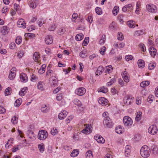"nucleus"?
I'll return each mask as SVG.
<instances>
[{
  "mask_svg": "<svg viewBox=\"0 0 158 158\" xmlns=\"http://www.w3.org/2000/svg\"><path fill=\"white\" fill-rule=\"evenodd\" d=\"M18 118L15 116L13 117L11 119V122L12 123L14 124H16L17 123Z\"/></svg>",
  "mask_w": 158,
  "mask_h": 158,
  "instance_id": "a19ab883",
  "label": "nucleus"
},
{
  "mask_svg": "<svg viewBox=\"0 0 158 158\" xmlns=\"http://www.w3.org/2000/svg\"><path fill=\"white\" fill-rule=\"evenodd\" d=\"M79 151L76 149L73 150L71 154V156L72 157H75L77 156L79 154Z\"/></svg>",
  "mask_w": 158,
  "mask_h": 158,
  "instance_id": "bb28decb",
  "label": "nucleus"
},
{
  "mask_svg": "<svg viewBox=\"0 0 158 158\" xmlns=\"http://www.w3.org/2000/svg\"><path fill=\"white\" fill-rule=\"evenodd\" d=\"M98 102L102 106L106 105L108 104V101L105 98L101 97L99 98L98 100Z\"/></svg>",
  "mask_w": 158,
  "mask_h": 158,
  "instance_id": "9b49d317",
  "label": "nucleus"
},
{
  "mask_svg": "<svg viewBox=\"0 0 158 158\" xmlns=\"http://www.w3.org/2000/svg\"><path fill=\"white\" fill-rule=\"evenodd\" d=\"M16 45L14 42L11 43L10 44V48L11 49H13L15 48Z\"/></svg>",
  "mask_w": 158,
  "mask_h": 158,
  "instance_id": "338daca9",
  "label": "nucleus"
},
{
  "mask_svg": "<svg viewBox=\"0 0 158 158\" xmlns=\"http://www.w3.org/2000/svg\"><path fill=\"white\" fill-rule=\"evenodd\" d=\"M134 98L131 95H128L125 97L124 99V103L127 105H131Z\"/></svg>",
  "mask_w": 158,
  "mask_h": 158,
  "instance_id": "20e7f679",
  "label": "nucleus"
},
{
  "mask_svg": "<svg viewBox=\"0 0 158 158\" xmlns=\"http://www.w3.org/2000/svg\"><path fill=\"white\" fill-rule=\"evenodd\" d=\"M138 64L139 68H143L144 67V62L142 60H139L138 62Z\"/></svg>",
  "mask_w": 158,
  "mask_h": 158,
  "instance_id": "412c9836",
  "label": "nucleus"
},
{
  "mask_svg": "<svg viewBox=\"0 0 158 158\" xmlns=\"http://www.w3.org/2000/svg\"><path fill=\"white\" fill-rule=\"evenodd\" d=\"M48 134L47 131L44 130H40L39 132L37 137L41 140H44L48 137Z\"/></svg>",
  "mask_w": 158,
  "mask_h": 158,
  "instance_id": "f03ea898",
  "label": "nucleus"
},
{
  "mask_svg": "<svg viewBox=\"0 0 158 158\" xmlns=\"http://www.w3.org/2000/svg\"><path fill=\"white\" fill-rule=\"evenodd\" d=\"M22 41V38L20 36H18L15 39V42L18 44H20Z\"/></svg>",
  "mask_w": 158,
  "mask_h": 158,
  "instance_id": "c03bdc74",
  "label": "nucleus"
},
{
  "mask_svg": "<svg viewBox=\"0 0 158 158\" xmlns=\"http://www.w3.org/2000/svg\"><path fill=\"white\" fill-rule=\"evenodd\" d=\"M6 112V109L3 107L0 106V114H2Z\"/></svg>",
  "mask_w": 158,
  "mask_h": 158,
  "instance_id": "774afa93",
  "label": "nucleus"
},
{
  "mask_svg": "<svg viewBox=\"0 0 158 158\" xmlns=\"http://www.w3.org/2000/svg\"><path fill=\"white\" fill-rule=\"evenodd\" d=\"M127 24L130 28H134L135 27V23L132 20L128 21L127 23Z\"/></svg>",
  "mask_w": 158,
  "mask_h": 158,
  "instance_id": "aec40b11",
  "label": "nucleus"
},
{
  "mask_svg": "<svg viewBox=\"0 0 158 158\" xmlns=\"http://www.w3.org/2000/svg\"><path fill=\"white\" fill-rule=\"evenodd\" d=\"M146 8L149 12L155 13L156 11V8L154 5H148L146 6Z\"/></svg>",
  "mask_w": 158,
  "mask_h": 158,
  "instance_id": "6e6552de",
  "label": "nucleus"
},
{
  "mask_svg": "<svg viewBox=\"0 0 158 158\" xmlns=\"http://www.w3.org/2000/svg\"><path fill=\"white\" fill-rule=\"evenodd\" d=\"M86 158H93V155L92 152L91 150L88 151L85 153Z\"/></svg>",
  "mask_w": 158,
  "mask_h": 158,
  "instance_id": "c85d7f7f",
  "label": "nucleus"
},
{
  "mask_svg": "<svg viewBox=\"0 0 158 158\" xmlns=\"http://www.w3.org/2000/svg\"><path fill=\"white\" fill-rule=\"evenodd\" d=\"M73 118V116L72 115H71L68 117V118L66 120V122L67 124L69 123L70 121H71Z\"/></svg>",
  "mask_w": 158,
  "mask_h": 158,
  "instance_id": "5fc2aeb1",
  "label": "nucleus"
},
{
  "mask_svg": "<svg viewBox=\"0 0 158 158\" xmlns=\"http://www.w3.org/2000/svg\"><path fill=\"white\" fill-rule=\"evenodd\" d=\"M144 33L143 30H138L134 32V35L138 36L143 34Z\"/></svg>",
  "mask_w": 158,
  "mask_h": 158,
  "instance_id": "5701e85b",
  "label": "nucleus"
},
{
  "mask_svg": "<svg viewBox=\"0 0 158 158\" xmlns=\"http://www.w3.org/2000/svg\"><path fill=\"white\" fill-rule=\"evenodd\" d=\"M139 46L142 51L145 52L146 51V48L144 44H141L139 45Z\"/></svg>",
  "mask_w": 158,
  "mask_h": 158,
  "instance_id": "603ef678",
  "label": "nucleus"
},
{
  "mask_svg": "<svg viewBox=\"0 0 158 158\" xmlns=\"http://www.w3.org/2000/svg\"><path fill=\"white\" fill-rule=\"evenodd\" d=\"M151 149L154 153H156L158 151V148L155 145H153L151 147Z\"/></svg>",
  "mask_w": 158,
  "mask_h": 158,
  "instance_id": "c9c22d12",
  "label": "nucleus"
},
{
  "mask_svg": "<svg viewBox=\"0 0 158 158\" xmlns=\"http://www.w3.org/2000/svg\"><path fill=\"white\" fill-rule=\"evenodd\" d=\"M38 3V0H32L30 4V6L32 8H35Z\"/></svg>",
  "mask_w": 158,
  "mask_h": 158,
  "instance_id": "2eb2a0df",
  "label": "nucleus"
},
{
  "mask_svg": "<svg viewBox=\"0 0 158 158\" xmlns=\"http://www.w3.org/2000/svg\"><path fill=\"white\" fill-rule=\"evenodd\" d=\"M148 131L152 135H155L157 131V127L155 125H152L149 128Z\"/></svg>",
  "mask_w": 158,
  "mask_h": 158,
  "instance_id": "39448f33",
  "label": "nucleus"
},
{
  "mask_svg": "<svg viewBox=\"0 0 158 158\" xmlns=\"http://www.w3.org/2000/svg\"><path fill=\"white\" fill-rule=\"evenodd\" d=\"M78 17V15L77 13H74L72 15V20L74 22H76V20Z\"/></svg>",
  "mask_w": 158,
  "mask_h": 158,
  "instance_id": "09e8293b",
  "label": "nucleus"
},
{
  "mask_svg": "<svg viewBox=\"0 0 158 158\" xmlns=\"http://www.w3.org/2000/svg\"><path fill=\"white\" fill-rule=\"evenodd\" d=\"M106 49V48L105 46H103L102 48H101V51L100 52V53L102 55H103L104 54L105 51Z\"/></svg>",
  "mask_w": 158,
  "mask_h": 158,
  "instance_id": "0e129e2a",
  "label": "nucleus"
},
{
  "mask_svg": "<svg viewBox=\"0 0 158 158\" xmlns=\"http://www.w3.org/2000/svg\"><path fill=\"white\" fill-rule=\"evenodd\" d=\"M131 152L130 147L129 145H127L125 147V155L128 156Z\"/></svg>",
  "mask_w": 158,
  "mask_h": 158,
  "instance_id": "4be33fe9",
  "label": "nucleus"
},
{
  "mask_svg": "<svg viewBox=\"0 0 158 158\" xmlns=\"http://www.w3.org/2000/svg\"><path fill=\"white\" fill-rule=\"evenodd\" d=\"M149 52L151 56L154 57L156 54V50L153 47H151L149 49Z\"/></svg>",
  "mask_w": 158,
  "mask_h": 158,
  "instance_id": "4468645a",
  "label": "nucleus"
},
{
  "mask_svg": "<svg viewBox=\"0 0 158 158\" xmlns=\"http://www.w3.org/2000/svg\"><path fill=\"white\" fill-rule=\"evenodd\" d=\"M103 71V69L102 66H99L95 72V74L97 76H98L101 74Z\"/></svg>",
  "mask_w": 158,
  "mask_h": 158,
  "instance_id": "a211bd4d",
  "label": "nucleus"
},
{
  "mask_svg": "<svg viewBox=\"0 0 158 158\" xmlns=\"http://www.w3.org/2000/svg\"><path fill=\"white\" fill-rule=\"evenodd\" d=\"M41 110L43 112L46 113L48 111L49 109L47 108L46 105L43 104L42 105Z\"/></svg>",
  "mask_w": 158,
  "mask_h": 158,
  "instance_id": "2f4dec72",
  "label": "nucleus"
},
{
  "mask_svg": "<svg viewBox=\"0 0 158 158\" xmlns=\"http://www.w3.org/2000/svg\"><path fill=\"white\" fill-rule=\"evenodd\" d=\"M15 72H13V73H12V74L10 73L9 75V78H10V80H12L15 77Z\"/></svg>",
  "mask_w": 158,
  "mask_h": 158,
  "instance_id": "13d9d810",
  "label": "nucleus"
},
{
  "mask_svg": "<svg viewBox=\"0 0 158 158\" xmlns=\"http://www.w3.org/2000/svg\"><path fill=\"white\" fill-rule=\"evenodd\" d=\"M94 138L99 143H103L105 142V139L100 135H95Z\"/></svg>",
  "mask_w": 158,
  "mask_h": 158,
  "instance_id": "1a4fd4ad",
  "label": "nucleus"
},
{
  "mask_svg": "<svg viewBox=\"0 0 158 158\" xmlns=\"http://www.w3.org/2000/svg\"><path fill=\"white\" fill-rule=\"evenodd\" d=\"M27 87L23 88L19 93V95L21 96H23L27 92Z\"/></svg>",
  "mask_w": 158,
  "mask_h": 158,
  "instance_id": "b1692460",
  "label": "nucleus"
},
{
  "mask_svg": "<svg viewBox=\"0 0 158 158\" xmlns=\"http://www.w3.org/2000/svg\"><path fill=\"white\" fill-rule=\"evenodd\" d=\"M21 104V102L19 99L16 100L15 103V105L16 107L19 106Z\"/></svg>",
  "mask_w": 158,
  "mask_h": 158,
  "instance_id": "680f3d73",
  "label": "nucleus"
},
{
  "mask_svg": "<svg viewBox=\"0 0 158 158\" xmlns=\"http://www.w3.org/2000/svg\"><path fill=\"white\" fill-rule=\"evenodd\" d=\"M123 128L120 126H118L115 129V132L119 134H121L122 133L123 131Z\"/></svg>",
  "mask_w": 158,
  "mask_h": 158,
  "instance_id": "a878e982",
  "label": "nucleus"
},
{
  "mask_svg": "<svg viewBox=\"0 0 158 158\" xmlns=\"http://www.w3.org/2000/svg\"><path fill=\"white\" fill-rule=\"evenodd\" d=\"M53 72L52 70H48L46 72V77L51 76Z\"/></svg>",
  "mask_w": 158,
  "mask_h": 158,
  "instance_id": "bf43d9fd",
  "label": "nucleus"
},
{
  "mask_svg": "<svg viewBox=\"0 0 158 158\" xmlns=\"http://www.w3.org/2000/svg\"><path fill=\"white\" fill-rule=\"evenodd\" d=\"M43 84V82L41 81L39 82L38 84V88L40 90H43L44 89Z\"/></svg>",
  "mask_w": 158,
  "mask_h": 158,
  "instance_id": "f704fd0d",
  "label": "nucleus"
},
{
  "mask_svg": "<svg viewBox=\"0 0 158 158\" xmlns=\"http://www.w3.org/2000/svg\"><path fill=\"white\" fill-rule=\"evenodd\" d=\"M83 34H79L77 35L75 39L77 41H80L83 38Z\"/></svg>",
  "mask_w": 158,
  "mask_h": 158,
  "instance_id": "7c9ffc66",
  "label": "nucleus"
},
{
  "mask_svg": "<svg viewBox=\"0 0 158 158\" xmlns=\"http://www.w3.org/2000/svg\"><path fill=\"white\" fill-rule=\"evenodd\" d=\"M74 102L75 105L79 106H81V102L78 99H75L74 100Z\"/></svg>",
  "mask_w": 158,
  "mask_h": 158,
  "instance_id": "79ce46f5",
  "label": "nucleus"
},
{
  "mask_svg": "<svg viewBox=\"0 0 158 158\" xmlns=\"http://www.w3.org/2000/svg\"><path fill=\"white\" fill-rule=\"evenodd\" d=\"M123 123L125 127L129 128L132 125L133 121L130 117L128 116H125L123 118Z\"/></svg>",
  "mask_w": 158,
  "mask_h": 158,
  "instance_id": "7ed1b4c3",
  "label": "nucleus"
},
{
  "mask_svg": "<svg viewBox=\"0 0 158 158\" xmlns=\"http://www.w3.org/2000/svg\"><path fill=\"white\" fill-rule=\"evenodd\" d=\"M56 27L55 24H53L49 28V30L50 31H54L55 30Z\"/></svg>",
  "mask_w": 158,
  "mask_h": 158,
  "instance_id": "69168bd1",
  "label": "nucleus"
},
{
  "mask_svg": "<svg viewBox=\"0 0 158 158\" xmlns=\"http://www.w3.org/2000/svg\"><path fill=\"white\" fill-rule=\"evenodd\" d=\"M124 39V37L121 32H118V40H122Z\"/></svg>",
  "mask_w": 158,
  "mask_h": 158,
  "instance_id": "37998d69",
  "label": "nucleus"
},
{
  "mask_svg": "<svg viewBox=\"0 0 158 158\" xmlns=\"http://www.w3.org/2000/svg\"><path fill=\"white\" fill-rule=\"evenodd\" d=\"M89 42V37L85 38L82 43V45L83 46H85L86 45H87L88 44V43Z\"/></svg>",
  "mask_w": 158,
  "mask_h": 158,
  "instance_id": "de8ad7c7",
  "label": "nucleus"
},
{
  "mask_svg": "<svg viewBox=\"0 0 158 158\" xmlns=\"http://www.w3.org/2000/svg\"><path fill=\"white\" fill-rule=\"evenodd\" d=\"M104 124L105 126H106L108 128H110L112 126L113 123H112L111 121H109V122H108L107 123H106V122H104Z\"/></svg>",
  "mask_w": 158,
  "mask_h": 158,
  "instance_id": "ea45409f",
  "label": "nucleus"
},
{
  "mask_svg": "<svg viewBox=\"0 0 158 158\" xmlns=\"http://www.w3.org/2000/svg\"><path fill=\"white\" fill-rule=\"evenodd\" d=\"M108 89L106 88L103 87L98 89V92H102L103 93H106L107 92Z\"/></svg>",
  "mask_w": 158,
  "mask_h": 158,
  "instance_id": "4c0bfd02",
  "label": "nucleus"
},
{
  "mask_svg": "<svg viewBox=\"0 0 158 158\" xmlns=\"http://www.w3.org/2000/svg\"><path fill=\"white\" fill-rule=\"evenodd\" d=\"M26 23H24V20L23 19H20L18 22V26L19 27H23L25 28L26 27Z\"/></svg>",
  "mask_w": 158,
  "mask_h": 158,
  "instance_id": "9d476101",
  "label": "nucleus"
},
{
  "mask_svg": "<svg viewBox=\"0 0 158 158\" xmlns=\"http://www.w3.org/2000/svg\"><path fill=\"white\" fill-rule=\"evenodd\" d=\"M142 114V113L141 112L139 111L137 113V114L136 116L135 119L136 121H139L141 119Z\"/></svg>",
  "mask_w": 158,
  "mask_h": 158,
  "instance_id": "72a5a7b5",
  "label": "nucleus"
},
{
  "mask_svg": "<svg viewBox=\"0 0 158 158\" xmlns=\"http://www.w3.org/2000/svg\"><path fill=\"white\" fill-rule=\"evenodd\" d=\"M122 75L125 82H128L129 81V80L128 77V74L126 71L123 72L122 74Z\"/></svg>",
  "mask_w": 158,
  "mask_h": 158,
  "instance_id": "f8f14e48",
  "label": "nucleus"
},
{
  "mask_svg": "<svg viewBox=\"0 0 158 158\" xmlns=\"http://www.w3.org/2000/svg\"><path fill=\"white\" fill-rule=\"evenodd\" d=\"M46 67V65H42L41 68L39 69L38 71L39 73L40 74L43 73L45 71V69Z\"/></svg>",
  "mask_w": 158,
  "mask_h": 158,
  "instance_id": "393cba45",
  "label": "nucleus"
},
{
  "mask_svg": "<svg viewBox=\"0 0 158 158\" xmlns=\"http://www.w3.org/2000/svg\"><path fill=\"white\" fill-rule=\"evenodd\" d=\"M95 11L96 12L98 15H100L102 13V10L99 7L96 8Z\"/></svg>",
  "mask_w": 158,
  "mask_h": 158,
  "instance_id": "3c124183",
  "label": "nucleus"
},
{
  "mask_svg": "<svg viewBox=\"0 0 158 158\" xmlns=\"http://www.w3.org/2000/svg\"><path fill=\"white\" fill-rule=\"evenodd\" d=\"M119 11V7L118 6H115L114 8L112 11L113 15L115 16L117 14L118 12Z\"/></svg>",
  "mask_w": 158,
  "mask_h": 158,
  "instance_id": "473e14b6",
  "label": "nucleus"
},
{
  "mask_svg": "<svg viewBox=\"0 0 158 158\" xmlns=\"http://www.w3.org/2000/svg\"><path fill=\"white\" fill-rule=\"evenodd\" d=\"M33 57V59L34 60L36 61L39 60V59L40 57V56L38 52H35L34 53Z\"/></svg>",
  "mask_w": 158,
  "mask_h": 158,
  "instance_id": "cd10ccee",
  "label": "nucleus"
},
{
  "mask_svg": "<svg viewBox=\"0 0 158 158\" xmlns=\"http://www.w3.org/2000/svg\"><path fill=\"white\" fill-rule=\"evenodd\" d=\"M84 126L85 127V128L83 129L81 132L85 134H89L92 131L89 127V124H85Z\"/></svg>",
  "mask_w": 158,
  "mask_h": 158,
  "instance_id": "0eeeda50",
  "label": "nucleus"
},
{
  "mask_svg": "<svg viewBox=\"0 0 158 158\" xmlns=\"http://www.w3.org/2000/svg\"><path fill=\"white\" fill-rule=\"evenodd\" d=\"M140 153L142 157L144 158H147L150 154V149L147 146L144 145L141 148Z\"/></svg>",
  "mask_w": 158,
  "mask_h": 158,
  "instance_id": "f257e3e1",
  "label": "nucleus"
},
{
  "mask_svg": "<svg viewBox=\"0 0 158 158\" xmlns=\"http://www.w3.org/2000/svg\"><path fill=\"white\" fill-rule=\"evenodd\" d=\"M53 41L52 36L51 35H47L45 38V41L47 44H52Z\"/></svg>",
  "mask_w": 158,
  "mask_h": 158,
  "instance_id": "dca6fc26",
  "label": "nucleus"
},
{
  "mask_svg": "<svg viewBox=\"0 0 158 158\" xmlns=\"http://www.w3.org/2000/svg\"><path fill=\"white\" fill-rule=\"evenodd\" d=\"M133 58V56L131 55H127L125 57V59L127 61H129L130 60H132Z\"/></svg>",
  "mask_w": 158,
  "mask_h": 158,
  "instance_id": "864d4df0",
  "label": "nucleus"
},
{
  "mask_svg": "<svg viewBox=\"0 0 158 158\" xmlns=\"http://www.w3.org/2000/svg\"><path fill=\"white\" fill-rule=\"evenodd\" d=\"M11 89L9 87L6 89L5 91V93L6 94V95H10L11 94Z\"/></svg>",
  "mask_w": 158,
  "mask_h": 158,
  "instance_id": "58836bf2",
  "label": "nucleus"
},
{
  "mask_svg": "<svg viewBox=\"0 0 158 158\" xmlns=\"http://www.w3.org/2000/svg\"><path fill=\"white\" fill-rule=\"evenodd\" d=\"M58 132L56 128H53L51 130V134L53 135H56Z\"/></svg>",
  "mask_w": 158,
  "mask_h": 158,
  "instance_id": "49530a36",
  "label": "nucleus"
},
{
  "mask_svg": "<svg viewBox=\"0 0 158 158\" xmlns=\"http://www.w3.org/2000/svg\"><path fill=\"white\" fill-rule=\"evenodd\" d=\"M79 56L82 58H85L87 56L85 52L82 51L79 53Z\"/></svg>",
  "mask_w": 158,
  "mask_h": 158,
  "instance_id": "8fccbe9b",
  "label": "nucleus"
},
{
  "mask_svg": "<svg viewBox=\"0 0 158 158\" xmlns=\"http://www.w3.org/2000/svg\"><path fill=\"white\" fill-rule=\"evenodd\" d=\"M24 54L23 51L21 50L18 53V56L19 58H21L23 56Z\"/></svg>",
  "mask_w": 158,
  "mask_h": 158,
  "instance_id": "052dcab7",
  "label": "nucleus"
},
{
  "mask_svg": "<svg viewBox=\"0 0 158 158\" xmlns=\"http://www.w3.org/2000/svg\"><path fill=\"white\" fill-rule=\"evenodd\" d=\"M38 148L39 151L41 152H43L44 149V145L42 143L38 145Z\"/></svg>",
  "mask_w": 158,
  "mask_h": 158,
  "instance_id": "c756f323",
  "label": "nucleus"
},
{
  "mask_svg": "<svg viewBox=\"0 0 158 158\" xmlns=\"http://www.w3.org/2000/svg\"><path fill=\"white\" fill-rule=\"evenodd\" d=\"M9 30V28L6 26H3L1 30V32L4 35L8 33Z\"/></svg>",
  "mask_w": 158,
  "mask_h": 158,
  "instance_id": "6ab92c4d",
  "label": "nucleus"
},
{
  "mask_svg": "<svg viewBox=\"0 0 158 158\" xmlns=\"http://www.w3.org/2000/svg\"><path fill=\"white\" fill-rule=\"evenodd\" d=\"M149 85V82L148 81H143L140 84V86L142 87H144L148 86Z\"/></svg>",
  "mask_w": 158,
  "mask_h": 158,
  "instance_id": "e433bc0d",
  "label": "nucleus"
},
{
  "mask_svg": "<svg viewBox=\"0 0 158 158\" xmlns=\"http://www.w3.org/2000/svg\"><path fill=\"white\" fill-rule=\"evenodd\" d=\"M68 112L65 110H63L58 115V118L60 119H64L67 115Z\"/></svg>",
  "mask_w": 158,
  "mask_h": 158,
  "instance_id": "f3484780",
  "label": "nucleus"
},
{
  "mask_svg": "<svg viewBox=\"0 0 158 158\" xmlns=\"http://www.w3.org/2000/svg\"><path fill=\"white\" fill-rule=\"evenodd\" d=\"M155 66V64L152 63L149 64L148 68L150 70L153 69Z\"/></svg>",
  "mask_w": 158,
  "mask_h": 158,
  "instance_id": "6e6d98bb",
  "label": "nucleus"
},
{
  "mask_svg": "<svg viewBox=\"0 0 158 158\" xmlns=\"http://www.w3.org/2000/svg\"><path fill=\"white\" fill-rule=\"evenodd\" d=\"M31 81H36L38 80V77L35 75L32 74L31 76Z\"/></svg>",
  "mask_w": 158,
  "mask_h": 158,
  "instance_id": "4d7b16f0",
  "label": "nucleus"
},
{
  "mask_svg": "<svg viewBox=\"0 0 158 158\" xmlns=\"http://www.w3.org/2000/svg\"><path fill=\"white\" fill-rule=\"evenodd\" d=\"M115 81L116 80L114 78H112L110 80V81L109 82H108L107 83V86H110L111 85H112L113 83H114Z\"/></svg>",
  "mask_w": 158,
  "mask_h": 158,
  "instance_id": "a18cd8bd",
  "label": "nucleus"
},
{
  "mask_svg": "<svg viewBox=\"0 0 158 158\" xmlns=\"http://www.w3.org/2000/svg\"><path fill=\"white\" fill-rule=\"evenodd\" d=\"M108 67L109 68H106V71H107L108 73H110L111 72V71L112 70V66L110 65L108 66Z\"/></svg>",
  "mask_w": 158,
  "mask_h": 158,
  "instance_id": "e2e57ef3",
  "label": "nucleus"
},
{
  "mask_svg": "<svg viewBox=\"0 0 158 158\" xmlns=\"http://www.w3.org/2000/svg\"><path fill=\"white\" fill-rule=\"evenodd\" d=\"M85 92L86 89L83 87L78 88L75 91V93L79 96H82Z\"/></svg>",
  "mask_w": 158,
  "mask_h": 158,
  "instance_id": "423d86ee",
  "label": "nucleus"
},
{
  "mask_svg": "<svg viewBox=\"0 0 158 158\" xmlns=\"http://www.w3.org/2000/svg\"><path fill=\"white\" fill-rule=\"evenodd\" d=\"M20 78L21 81L24 82H27L28 80L27 74L23 73L21 74Z\"/></svg>",
  "mask_w": 158,
  "mask_h": 158,
  "instance_id": "ddd939ff",
  "label": "nucleus"
}]
</instances>
